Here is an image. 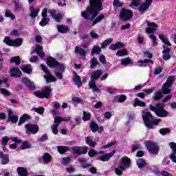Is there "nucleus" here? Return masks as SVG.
<instances>
[{"mask_svg": "<svg viewBox=\"0 0 176 176\" xmlns=\"http://www.w3.org/2000/svg\"><path fill=\"white\" fill-rule=\"evenodd\" d=\"M41 69H43V72L46 74L47 76H44L45 79L46 80L47 83H51V82H56L57 79L54 76H52L50 74V71L47 69V67H46L43 65H41Z\"/></svg>", "mask_w": 176, "mask_h": 176, "instance_id": "obj_12", "label": "nucleus"}, {"mask_svg": "<svg viewBox=\"0 0 176 176\" xmlns=\"http://www.w3.org/2000/svg\"><path fill=\"white\" fill-rule=\"evenodd\" d=\"M174 80H175V76H170L168 78L166 82L162 86V93L164 94H170Z\"/></svg>", "mask_w": 176, "mask_h": 176, "instance_id": "obj_7", "label": "nucleus"}, {"mask_svg": "<svg viewBox=\"0 0 176 176\" xmlns=\"http://www.w3.org/2000/svg\"><path fill=\"white\" fill-rule=\"evenodd\" d=\"M34 53H36L41 58H43L45 57V53H43V47L41 45H36V48L32 51L31 54H34Z\"/></svg>", "mask_w": 176, "mask_h": 176, "instance_id": "obj_21", "label": "nucleus"}, {"mask_svg": "<svg viewBox=\"0 0 176 176\" xmlns=\"http://www.w3.org/2000/svg\"><path fill=\"white\" fill-rule=\"evenodd\" d=\"M43 160L45 164L50 163L52 162V156H50V154L46 153L43 156Z\"/></svg>", "mask_w": 176, "mask_h": 176, "instance_id": "obj_40", "label": "nucleus"}, {"mask_svg": "<svg viewBox=\"0 0 176 176\" xmlns=\"http://www.w3.org/2000/svg\"><path fill=\"white\" fill-rule=\"evenodd\" d=\"M153 0H146L144 3H141V0H133V2L131 3L129 6L131 8H137L138 6V10H139L141 14H144L149 7L152 5V1ZM141 3V4H140Z\"/></svg>", "mask_w": 176, "mask_h": 176, "instance_id": "obj_3", "label": "nucleus"}, {"mask_svg": "<svg viewBox=\"0 0 176 176\" xmlns=\"http://www.w3.org/2000/svg\"><path fill=\"white\" fill-rule=\"evenodd\" d=\"M28 119H31V117L28 116V114H23L22 117L20 118L18 126H21V124L25 123V120H28Z\"/></svg>", "mask_w": 176, "mask_h": 176, "instance_id": "obj_29", "label": "nucleus"}, {"mask_svg": "<svg viewBox=\"0 0 176 176\" xmlns=\"http://www.w3.org/2000/svg\"><path fill=\"white\" fill-rule=\"evenodd\" d=\"M47 64L50 68H56L59 72L65 71V66L58 63L54 58L50 56L47 59Z\"/></svg>", "mask_w": 176, "mask_h": 176, "instance_id": "obj_6", "label": "nucleus"}, {"mask_svg": "<svg viewBox=\"0 0 176 176\" xmlns=\"http://www.w3.org/2000/svg\"><path fill=\"white\" fill-rule=\"evenodd\" d=\"M149 38H150V39H152V41H153V45L157 46L158 43H157V41H156V39H157L156 36L151 34L149 35Z\"/></svg>", "mask_w": 176, "mask_h": 176, "instance_id": "obj_54", "label": "nucleus"}, {"mask_svg": "<svg viewBox=\"0 0 176 176\" xmlns=\"http://www.w3.org/2000/svg\"><path fill=\"white\" fill-rule=\"evenodd\" d=\"M133 17V11L126 9H122L120 14V19L123 21L130 20Z\"/></svg>", "mask_w": 176, "mask_h": 176, "instance_id": "obj_14", "label": "nucleus"}, {"mask_svg": "<svg viewBox=\"0 0 176 176\" xmlns=\"http://www.w3.org/2000/svg\"><path fill=\"white\" fill-rule=\"evenodd\" d=\"M113 145H116V142H112L107 145L103 146L102 149H108V148H111V146H113Z\"/></svg>", "mask_w": 176, "mask_h": 176, "instance_id": "obj_59", "label": "nucleus"}, {"mask_svg": "<svg viewBox=\"0 0 176 176\" xmlns=\"http://www.w3.org/2000/svg\"><path fill=\"white\" fill-rule=\"evenodd\" d=\"M41 16L43 19H41L39 24L41 27H45V25H47V24H49V21H50V19H49L48 18L50 17V16H49V14L47 13V8L43 9Z\"/></svg>", "mask_w": 176, "mask_h": 176, "instance_id": "obj_13", "label": "nucleus"}, {"mask_svg": "<svg viewBox=\"0 0 176 176\" xmlns=\"http://www.w3.org/2000/svg\"><path fill=\"white\" fill-rule=\"evenodd\" d=\"M6 17H10V19H11L12 20H14V19L16 18V16L12 14V12H10V10H7L6 11V14H5Z\"/></svg>", "mask_w": 176, "mask_h": 176, "instance_id": "obj_51", "label": "nucleus"}, {"mask_svg": "<svg viewBox=\"0 0 176 176\" xmlns=\"http://www.w3.org/2000/svg\"><path fill=\"white\" fill-rule=\"evenodd\" d=\"M90 118H91V114H90V113L83 111V118H82V119L85 122H86L87 120H90Z\"/></svg>", "mask_w": 176, "mask_h": 176, "instance_id": "obj_49", "label": "nucleus"}, {"mask_svg": "<svg viewBox=\"0 0 176 176\" xmlns=\"http://www.w3.org/2000/svg\"><path fill=\"white\" fill-rule=\"evenodd\" d=\"M21 69L25 74H31L32 72V67L30 66V65H25L22 66Z\"/></svg>", "mask_w": 176, "mask_h": 176, "instance_id": "obj_31", "label": "nucleus"}, {"mask_svg": "<svg viewBox=\"0 0 176 176\" xmlns=\"http://www.w3.org/2000/svg\"><path fill=\"white\" fill-rule=\"evenodd\" d=\"M56 148L58 152L61 155H63V153H65V152H68V150L69 149L68 146H58Z\"/></svg>", "mask_w": 176, "mask_h": 176, "instance_id": "obj_32", "label": "nucleus"}, {"mask_svg": "<svg viewBox=\"0 0 176 176\" xmlns=\"http://www.w3.org/2000/svg\"><path fill=\"white\" fill-rule=\"evenodd\" d=\"M90 36H91V37L93 39H98V38H99L98 34H97V33H96V32H93V31H91V32H90Z\"/></svg>", "mask_w": 176, "mask_h": 176, "instance_id": "obj_62", "label": "nucleus"}, {"mask_svg": "<svg viewBox=\"0 0 176 176\" xmlns=\"http://www.w3.org/2000/svg\"><path fill=\"white\" fill-rule=\"evenodd\" d=\"M69 162H71V158H69L68 157L63 158V161H62L63 164H68V163H69Z\"/></svg>", "mask_w": 176, "mask_h": 176, "instance_id": "obj_63", "label": "nucleus"}, {"mask_svg": "<svg viewBox=\"0 0 176 176\" xmlns=\"http://www.w3.org/2000/svg\"><path fill=\"white\" fill-rule=\"evenodd\" d=\"M26 129V134H36L39 131V126L38 125H33L31 124H27L25 125Z\"/></svg>", "mask_w": 176, "mask_h": 176, "instance_id": "obj_15", "label": "nucleus"}, {"mask_svg": "<svg viewBox=\"0 0 176 176\" xmlns=\"http://www.w3.org/2000/svg\"><path fill=\"white\" fill-rule=\"evenodd\" d=\"M47 13L48 15L52 17V19H54V20H55V21H56V23H59V21H61V19H63V14L61 13H56V10H50L48 9L47 10Z\"/></svg>", "mask_w": 176, "mask_h": 176, "instance_id": "obj_16", "label": "nucleus"}, {"mask_svg": "<svg viewBox=\"0 0 176 176\" xmlns=\"http://www.w3.org/2000/svg\"><path fill=\"white\" fill-rule=\"evenodd\" d=\"M73 80L78 87L82 86V80H80V76H79L76 72H74Z\"/></svg>", "mask_w": 176, "mask_h": 176, "instance_id": "obj_28", "label": "nucleus"}, {"mask_svg": "<svg viewBox=\"0 0 176 176\" xmlns=\"http://www.w3.org/2000/svg\"><path fill=\"white\" fill-rule=\"evenodd\" d=\"M145 145L149 152L153 153V155H157L159 153V146L156 143L151 141H147L145 142Z\"/></svg>", "mask_w": 176, "mask_h": 176, "instance_id": "obj_11", "label": "nucleus"}, {"mask_svg": "<svg viewBox=\"0 0 176 176\" xmlns=\"http://www.w3.org/2000/svg\"><path fill=\"white\" fill-rule=\"evenodd\" d=\"M91 68H94L96 65H98V61H97V59L96 58H93L91 60Z\"/></svg>", "mask_w": 176, "mask_h": 176, "instance_id": "obj_56", "label": "nucleus"}, {"mask_svg": "<svg viewBox=\"0 0 176 176\" xmlns=\"http://www.w3.org/2000/svg\"><path fill=\"white\" fill-rule=\"evenodd\" d=\"M113 5L116 8H119L123 5V3L120 2L119 0H114Z\"/></svg>", "mask_w": 176, "mask_h": 176, "instance_id": "obj_61", "label": "nucleus"}, {"mask_svg": "<svg viewBox=\"0 0 176 176\" xmlns=\"http://www.w3.org/2000/svg\"><path fill=\"white\" fill-rule=\"evenodd\" d=\"M116 153L115 151H113L111 153L108 154H104V155L101 156L99 158V160H101V162H108L109 160L110 157H112Z\"/></svg>", "mask_w": 176, "mask_h": 176, "instance_id": "obj_24", "label": "nucleus"}, {"mask_svg": "<svg viewBox=\"0 0 176 176\" xmlns=\"http://www.w3.org/2000/svg\"><path fill=\"white\" fill-rule=\"evenodd\" d=\"M10 63H15L16 65H20V56H14L11 58Z\"/></svg>", "mask_w": 176, "mask_h": 176, "instance_id": "obj_50", "label": "nucleus"}, {"mask_svg": "<svg viewBox=\"0 0 176 176\" xmlns=\"http://www.w3.org/2000/svg\"><path fill=\"white\" fill-rule=\"evenodd\" d=\"M148 28H146V32L147 34H153L155 31L157 30V25L153 22H150L149 21H146Z\"/></svg>", "mask_w": 176, "mask_h": 176, "instance_id": "obj_18", "label": "nucleus"}, {"mask_svg": "<svg viewBox=\"0 0 176 176\" xmlns=\"http://www.w3.org/2000/svg\"><path fill=\"white\" fill-rule=\"evenodd\" d=\"M71 120V117H67L66 118H63L61 117H54V124L52 126V130L53 134H58V130L57 128L61 122H69Z\"/></svg>", "mask_w": 176, "mask_h": 176, "instance_id": "obj_8", "label": "nucleus"}, {"mask_svg": "<svg viewBox=\"0 0 176 176\" xmlns=\"http://www.w3.org/2000/svg\"><path fill=\"white\" fill-rule=\"evenodd\" d=\"M162 97V91H158L155 93V96L154 98V100L155 101H157L159 100H160V98Z\"/></svg>", "mask_w": 176, "mask_h": 176, "instance_id": "obj_58", "label": "nucleus"}, {"mask_svg": "<svg viewBox=\"0 0 176 176\" xmlns=\"http://www.w3.org/2000/svg\"><path fill=\"white\" fill-rule=\"evenodd\" d=\"M121 64L122 65H130L131 64H133V61L130 58H126L121 59Z\"/></svg>", "mask_w": 176, "mask_h": 176, "instance_id": "obj_37", "label": "nucleus"}, {"mask_svg": "<svg viewBox=\"0 0 176 176\" xmlns=\"http://www.w3.org/2000/svg\"><path fill=\"white\" fill-rule=\"evenodd\" d=\"M17 173L20 176H27L28 175V172L25 168L19 167L17 168Z\"/></svg>", "mask_w": 176, "mask_h": 176, "instance_id": "obj_35", "label": "nucleus"}, {"mask_svg": "<svg viewBox=\"0 0 176 176\" xmlns=\"http://www.w3.org/2000/svg\"><path fill=\"white\" fill-rule=\"evenodd\" d=\"M146 103L145 102L139 100L138 98L135 99V102L133 103V107L135 108V107H146Z\"/></svg>", "mask_w": 176, "mask_h": 176, "instance_id": "obj_30", "label": "nucleus"}, {"mask_svg": "<svg viewBox=\"0 0 176 176\" xmlns=\"http://www.w3.org/2000/svg\"><path fill=\"white\" fill-rule=\"evenodd\" d=\"M52 94V88L50 87H45L43 91H36L34 94L38 98H50Z\"/></svg>", "mask_w": 176, "mask_h": 176, "instance_id": "obj_9", "label": "nucleus"}, {"mask_svg": "<svg viewBox=\"0 0 176 176\" xmlns=\"http://www.w3.org/2000/svg\"><path fill=\"white\" fill-rule=\"evenodd\" d=\"M0 87H9L7 78H0Z\"/></svg>", "mask_w": 176, "mask_h": 176, "instance_id": "obj_46", "label": "nucleus"}, {"mask_svg": "<svg viewBox=\"0 0 176 176\" xmlns=\"http://www.w3.org/2000/svg\"><path fill=\"white\" fill-rule=\"evenodd\" d=\"M169 146L173 151V153L170 154L169 157L170 160L173 162V163H176V143L174 142H171L169 143Z\"/></svg>", "mask_w": 176, "mask_h": 176, "instance_id": "obj_19", "label": "nucleus"}, {"mask_svg": "<svg viewBox=\"0 0 176 176\" xmlns=\"http://www.w3.org/2000/svg\"><path fill=\"white\" fill-rule=\"evenodd\" d=\"M10 76L12 78H20L21 76V72L17 67H12L10 70Z\"/></svg>", "mask_w": 176, "mask_h": 176, "instance_id": "obj_22", "label": "nucleus"}, {"mask_svg": "<svg viewBox=\"0 0 176 176\" xmlns=\"http://www.w3.org/2000/svg\"><path fill=\"white\" fill-rule=\"evenodd\" d=\"M142 116L143 121L144 122L145 126H146L148 129H153V125L156 126L159 124L160 122H162L161 119L153 120V117L149 111H143Z\"/></svg>", "mask_w": 176, "mask_h": 176, "instance_id": "obj_2", "label": "nucleus"}, {"mask_svg": "<svg viewBox=\"0 0 176 176\" xmlns=\"http://www.w3.org/2000/svg\"><path fill=\"white\" fill-rule=\"evenodd\" d=\"M136 162L139 168H142V167H145V164H146L145 160L142 158L138 159Z\"/></svg>", "mask_w": 176, "mask_h": 176, "instance_id": "obj_41", "label": "nucleus"}, {"mask_svg": "<svg viewBox=\"0 0 176 176\" xmlns=\"http://www.w3.org/2000/svg\"><path fill=\"white\" fill-rule=\"evenodd\" d=\"M19 120V116H12L8 118V122H11V123H17Z\"/></svg>", "mask_w": 176, "mask_h": 176, "instance_id": "obj_52", "label": "nucleus"}, {"mask_svg": "<svg viewBox=\"0 0 176 176\" xmlns=\"http://www.w3.org/2000/svg\"><path fill=\"white\" fill-rule=\"evenodd\" d=\"M159 38L161 39L162 43H164V45H166V46H171V43H170L168 38L164 37V34H160Z\"/></svg>", "mask_w": 176, "mask_h": 176, "instance_id": "obj_33", "label": "nucleus"}, {"mask_svg": "<svg viewBox=\"0 0 176 176\" xmlns=\"http://www.w3.org/2000/svg\"><path fill=\"white\" fill-rule=\"evenodd\" d=\"M8 142H9V138H8V136L6 137H3L2 138V145H7Z\"/></svg>", "mask_w": 176, "mask_h": 176, "instance_id": "obj_60", "label": "nucleus"}, {"mask_svg": "<svg viewBox=\"0 0 176 176\" xmlns=\"http://www.w3.org/2000/svg\"><path fill=\"white\" fill-rule=\"evenodd\" d=\"M30 144L27 142H24L21 146V149H28Z\"/></svg>", "mask_w": 176, "mask_h": 176, "instance_id": "obj_64", "label": "nucleus"}, {"mask_svg": "<svg viewBox=\"0 0 176 176\" xmlns=\"http://www.w3.org/2000/svg\"><path fill=\"white\" fill-rule=\"evenodd\" d=\"M38 13H39V9L35 8L34 6L30 7V16L32 19H35L38 16Z\"/></svg>", "mask_w": 176, "mask_h": 176, "instance_id": "obj_26", "label": "nucleus"}, {"mask_svg": "<svg viewBox=\"0 0 176 176\" xmlns=\"http://www.w3.org/2000/svg\"><path fill=\"white\" fill-rule=\"evenodd\" d=\"M0 157L2 159V164H8L9 163L8 155H3V153L0 152Z\"/></svg>", "mask_w": 176, "mask_h": 176, "instance_id": "obj_34", "label": "nucleus"}, {"mask_svg": "<svg viewBox=\"0 0 176 176\" xmlns=\"http://www.w3.org/2000/svg\"><path fill=\"white\" fill-rule=\"evenodd\" d=\"M120 164L126 170V168H129L131 166V160L127 157H123L120 159Z\"/></svg>", "mask_w": 176, "mask_h": 176, "instance_id": "obj_20", "label": "nucleus"}, {"mask_svg": "<svg viewBox=\"0 0 176 176\" xmlns=\"http://www.w3.org/2000/svg\"><path fill=\"white\" fill-rule=\"evenodd\" d=\"M57 30L58 32H60V34H67V32L69 31V29H68V26L65 25H58L57 26Z\"/></svg>", "mask_w": 176, "mask_h": 176, "instance_id": "obj_25", "label": "nucleus"}, {"mask_svg": "<svg viewBox=\"0 0 176 176\" xmlns=\"http://www.w3.org/2000/svg\"><path fill=\"white\" fill-rule=\"evenodd\" d=\"M75 52L76 53H78V54H80L82 57H86V50L80 48V47H76Z\"/></svg>", "mask_w": 176, "mask_h": 176, "instance_id": "obj_36", "label": "nucleus"}, {"mask_svg": "<svg viewBox=\"0 0 176 176\" xmlns=\"http://www.w3.org/2000/svg\"><path fill=\"white\" fill-rule=\"evenodd\" d=\"M123 43H122L121 42H118L115 44H111L109 46V49H110V50H118V49H120L123 47Z\"/></svg>", "mask_w": 176, "mask_h": 176, "instance_id": "obj_27", "label": "nucleus"}, {"mask_svg": "<svg viewBox=\"0 0 176 176\" xmlns=\"http://www.w3.org/2000/svg\"><path fill=\"white\" fill-rule=\"evenodd\" d=\"M126 100V97L124 95L118 96L115 98V102H124Z\"/></svg>", "mask_w": 176, "mask_h": 176, "instance_id": "obj_38", "label": "nucleus"}, {"mask_svg": "<svg viewBox=\"0 0 176 176\" xmlns=\"http://www.w3.org/2000/svg\"><path fill=\"white\" fill-rule=\"evenodd\" d=\"M150 109L155 112V115L160 118H166V116H168V112L164 110V104L163 103L157 104L156 107L150 105Z\"/></svg>", "mask_w": 176, "mask_h": 176, "instance_id": "obj_5", "label": "nucleus"}, {"mask_svg": "<svg viewBox=\"0 0 176 176\" xmlns=\"http://www.w3.org/2000/svg\"><path fill=\"white\" fill-rule=\"evenodd\" d=\"M91 130L93 131V133H96V131H98V133H102V131H104V127L98 126L97 123L92 122L91 123Z\"/></svg>", "mask_w": 176, "mask_h": 176, "instance_id": "obj_23", "label": "nucleus"}, {"mask_svg": "<svg viewBox=\"0 0 176 176\" xmlns=\"http://www.w3.org/2000/svg\"><path fill=\"white\" fill-rule=\"evenodd\" d=\"M113 41V38H108L105 40L101 45V49H105L108 45H110V43H112V41Z\"/></svg>", "mask_w": 176, "mask_h": 176, "instance_id": "obj_44", "label": "nucleus"}, {"mask_svg": "<svg viewBox=\"0 0 176 176\" xmlns=\"http://www.w3.org/2000/svg\"><path fill=\"white\" fill-rule=\"evenodd\" d=\"M88 150L89 148L86 146H82V147L74 146L72 148V151L76 155H85L87 153Z\"/></svg>", "mask_w": 176, "mask_h": 176, "instance_id": "obj_17", "label": "nucleus"}, {"mask_svg": "<svg viewBox=\"0 0 176 176\" xmlns=\"http://www.w3.org/2000/svg\"><path fill=\"white\" fill-rule=\"evenodd\" d=\"M3 43H6V45H8V46H15L19 47V46H21L23 44V39L21 38H17L16 40H10V38L9 36L5 37V38L3 41Z\"/></svg>", "mask_w": 176, "mask_h": 176, "instance_id": "obj_10", "label": "nucleus"}, {"mask_svg": "<svg viewBox=\"0 0 176 176\" xmlns=\"http://www.w3.org/2000/svg\"><path fill=\"white\" fill-rule=\"evenodd\" d=\"M129 52H127V50L126 49L118 50L116 53V56H118V57H123L124 56H127Z\"/></svg>", "mask_w": 176, "mask_h": 176, "instance_id": "obj_43", "label": "nucleus"}, {"mask_svg": "<svg viewBox=\"0 0 176 176\" xmlns=\"http://www.w3.org/2000/svg\"><path fill=\"white\" fill-rule=\"evenodd\" d=\"M101 75H102V72L101 70L94 71L91 74V80L89 82V86L94 92L101 93V90L98 89L97 85H96V80L98 79Z\"/></svg>", "mask_w": 176, "mask_h": 176, "instance_id": "obj_4", "label": "nucleus"}, {"mask_svg": "<svg viewBox=\"0 0 176 176\" xmlns=\"http://www.w3.org/2000/svg\"><path fill=\"white\" fill-rule=\"evenodd\" d=\"M104 15L101 14L99 15L93 22L92 25H96V24H97V23H100V21H101L103 19H104Z\"/></svg>", "mask_w": 176, "mask_h": 176, "instance_id": "obj_53", "label": "nucleus"}, {"mask_svg": "<svg viewBox=\"0 0 176 176\" xmlns=\"http://www.w3.org/2000/svg\"><path fill=\"white\" fill-rule=\"evenodd\" d=\"M126 169L124 167H122V166H118L117 168L114 169V171L117 175H122L123 174V171H124Z\"/></svg>", "mask_w": 176, "mask_h": 176, "instance_id": "obj_39", "label": "nucleus"}, {"mask_svg": "<svg viewBox=\"0 0 176 176\" xmlns=\"http://www.w3.org/2000/svg\"><path fill=\"white\" fill-rule=\"evenodd\" d=\"M85 141H86V144H87V145H89V146H96V145H97V143L94 141H93L90 137H87L85 138Z\"/></svg>", "mask_w": 176, "mask_h": 176, "instance_id": "obj_47", "label": "nucleus"}, {"mask_svg": "<svg viewBox=\"0 0 176 176\" xmlns=\"http://www.w3.org/2000/svg\"><path fill=\"white\" fill-rule=\"evenodd\" d=\"M32 111H34V112H36V113H38L39 115H43V112H45V108H43V107H38V108L34 107L33 109H32Z\"/></svg>", "mask_w": 176, "mask_h": 176, "instance_id": "obj_48", "label": "nucleus"}, {"mask_svg": "<svg viewBox=\"0 0 176 176\" xmlns=\"http://www.w3.org/2000/svg\"><path fill=\"white\" fill-rule=\"evenodd\" d=\"M22 82L23 83H24V85H25L26 86H28L29 87L30 86H31V85H32L31 81L25 77L22 78Z\"/></svg>", "mask_w": 176, "mask_h": 176, "instance_id": "obj_55", "label": "nucleus"}, {"mask_svg": "<svg viewBox=\"0 0 176 176\" xmlns=\"http://www.w3.org/2000/svg\"><path fill=\"white\" fill-rule=\"evenodd\" d=\"M91 6L87 8V11H84L81 13L82 17L84 19H90L93 20L94 17L98 16V12L102 10L101 7V0H89Z\"/></svg>", "mask_w": 176, "mask_h": 176, "instance_id": "obj_1", "label": "nucleus"}, {"mask_svg": "<svg viewBox=\"0 0 176 176\" xmlns=\"http://www.w3.org/2000/svg\"><path fill=\"white\" fill-rule=\"evenodd\" d=\"M102 153H104V151L97 152L94 149H91L88 152V155L90 157H93L94 156H96V155H102Z\"/></svg>", "mask_w": 176, "mask_h": 176, "instance_id": "obj_42", "label": "nucleus"}, {"mask_svg": "<svg viewBox=\"0 0 176 176\" xmlns=\"http://www.w3.org/2000/svg\"><path fill=\"white\" fill-rule=\"evenodd\" d=\"M100 53H101V48L100 47V46L94 45L92 49L91 55L93 56V54H98Z\"/></svg>", "mask_w": 176, "mask_h": 176, "instance_id": "obj_45", "label": "nucleus"}, {"mask_svg": "<svg viewBox=\"0 0 176 176\" xmlns=\"http://www.w3.org/2000/svg\"><path fill=\"white\" fill-rule=\"evenodd\" d=\"M170 129H167V128H163L160 130V133L162 135H164L165 134H168V133H170Z\"/></svg>", "mask_w": 176, "mask_h": 176, "instance_id": "obj_57", "label": "nucleus"}]
</instances>
